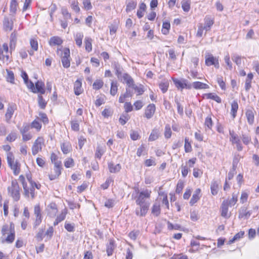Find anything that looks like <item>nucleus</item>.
Returning <instances> with one entry per match:
<instances>
[{
    "instance_id": "63",
    "label": "nucleus",
    "mask_w": 259,
    "mask_h": 259,
    "mask_svg": "<svg viewBox=\"0 0 259 259\" xmlns=\"http://www.w3.org/2000/svg\"><path fill=\"white\" fill-rule=\"evenodd\" d=\"M64 165L66 167H71L74 165V161L72 158H67L64 163Z\"/></svg>"
},
{
    "instance_id": "37",
    "label": "nucleus",
    "mask_w": 259,
    "mask_h": 259,
    "mask_svg": "<svg viewBox=\"0 0 259 259\" xmlns=\"http://www.w3.org/2000/svg\"><path fill=\"white\" fill-rule=\"evenodd\" d=\"M211 192L213 195L217 194L219 189V184L217 181H213L210 186Z\"/></svg>"
},
{
    "instance_id": "48",
    "label": "nucleus",
    "mask_w": 259,
    "mask_h": 259,
    "mask_svg": "<svg viewBox=\"0 0 259 259\" xmlns=\"http://www.w3.org/2000/svg\"><path fill=\"white\" fill-rule=\"evenodd\" d=\"M169 83L168 81H164L159 83V88L163 93H165L168 89Z\"/></svg>"
},
{
    "instance_id": "46",
    "label": "nucleus",
    "mask_w": 259,
    "mask_h": 259,
    "mask_svg": "<svg viewBox=\"0 0 259 259\" xmlns=\"http://www.w3.org/2000/svg\"><path fill=\"white\" fill-rule=\"evenodd\" d=\"M137 6V3L133 1H130L128 2L126 5V12H130L135 9Z\"/></svg>"
},
{
    "instance_id": "35",
    "label": "nucleus",
    "mask_w": 259,
    "mask_h": 259,
    "mask_svg": "<svg viewBox=\"0 0 259 259\" xmlns=\"http://www.w3.org/2000/svg\"><path fill=\"white\" fill-rule=\"evenodd\" d=\"M83 37V34L82 32H78L75 36V41L76 44L79 47H81L82 46V40Z\"/></svg>"
},
{
    "instance_id": "5",
    "label": "nucleus",
    "mask_w": 259,
    "mask_h": 259,
    "mask_svg": "<svg viewBox=\"0 0 259 259\" xmlns=\"http://www.w3.org/2000/svg\"><path fill=\"white\" fill-rule=\"evenodd\" d=\"M30 183L31 184V187L30 188H28L27 187V184L25 183V178L22 176L21 175L19 176V180L22 183L23 187L24 190V194L26 196L29 197L30 195L31 198H33L35 196L34 194V188L32 184V181H31L28 177H27Z\"/></svg>"
},
{
    "instance_id": "34",
    "label": "nucleus",
    "mask_w": 259,
    "mask_h": 259,
    "mask_svg": "<svg viewBox=\"0 0 259 259\" xmlns=\"http://www.w3.org/2000/svg\"><path fill=\"white\" fill-rule=\"evenodd\" d=\"M229 134L231 137L230 140L233 144H236L240 142V140L238 136L235 134L233 131H230Z\"/></svg>"
},
{
    "instance_id": "36",
    "label": "nucleus",
    "mask_w": 259,
    "mask_h": 259,
    "mask_svg": "<svg viewBox=\"0 0 259 259\" xmlns=\"http://www.w3.org/2000/svg\"><path fill=\"white\" fill-rule=\"evenodd\" d=\"M182 7L184 11L188 12L190 9L191 2L189 0H183L181 2Z\"/></svg>"
},
{
    "instance_id": "55",
    "label": "nucleus",
    "mask_w": 259,
    "mask_h": 259,
    "mask_svg": "<svg viewBox=\"0 0 259 259\" xmlns=\"http://www.w3.org/2000/svg\"><path fill=\"white\" fill-rule=\"evenodd\" d=\"M184 148L186 153L191 152L192 150L191 144L189 142V139L187 138H185V139Z\"/></svg>"
},
{
    "instance_id": "1",
    "label": "nucleus",
    "mask_w": 259,
    "mask_h": 259,
    "mask_svg": "<svg viewBox=\"0 0 259 259\" xmlns=\"http://www.w3.org/2000/svg\"><path fill=\"white\" fill-rule=\"evenodd\" d=\"M151 194V191L146 189L138 193L136 200V204L139 206L136 209V214L139 217H144L147 214L150 205L148 200Z\"/></svg>"
},
{
    "instance_id": "3",
    "label": "nucleus",
    "mask_w": 259,
    "mask_h": 259,
    "mask_svg": "<svg viewBox=\"0 0 259 259\" xmlns=\"http://www.w3.org/2000/svg\"><path fill=\"white\" fill-rule=\"evenodd\" d=\"M8 163L11 168L13 170L15 175H18L20 171V164L17 160L15 159L12 153L8 152L7 154Z\"/></svg>"
},
{
    "instance_id": "21",
    "label": "nucleus",
    "mask_w": 259,
    "mask_h": 259,
    "mask_svg": "<svg viewBox=\"0 0 259 259\" xmlns=\"http://www.w3.org/2000/svg\"><path fill=\"white\" fill-rule=\"evenodd\" d=\"M173 81L176 87L178 89H181L182 90L184 88H189V87H188V85L187 84L185 81H181L177 79H174Z\"/></svg>"
},
{
    "instance_id": "61",
    "label": "nucleus",
    "mask_w": 259,
    "mask_h": 259,
    "mask_svg": "<svg viewBox=\"0 0 259 259\" xmlns=\"http://www.w3.org/2000/svg\"><path fill=\"white\" fill-rule=\"evenodd\" d=\"M39 116L40 120H41L44 124H47L48 123L49 120L47 115L45 113H40L39 114Z\"/></svg>"
},
{
    "instance_id": "40",
    "label": "nucleus",
    "mask_w": 259,
    "mask_h": 259,
    "mask_svg": "<svg viewBox=\"0 0 259 259\" xmlns=\"http://www.w3.org/2000/svg\"><path fill=\"white\" fill-rule=\"evenodd\" d=\"M30 127L35 128L37 132H39L41 128V124L37 119H35L31 122Z\"/></svg>"
},
{
    "instance_id": "8",
    "label": "nucleus",
    "mask_w": 259,
    "mask_h": 259,
    "mask_svg": "<svg viewBox=\"0 0 259 259\" xmlns=\"http://www.w3.org/2000/svg\"><path fill=\"white\" fill-rule=\"evenodd\" d=\"M17 109V106L15 104H9L8 106L5 115V120L7 123H10L15 111Z\"/></svg>"
},
{
    "instance_id": "47",
    "label": "nucleus",
    "mask_w": 259,
    "mask_h": 259,
    "mask_svg": "<svg viewBox=\"0 0 259 259\" xmlns=\"http://www.w3.org/2000/svg\"><path fill=\"white\" fill-rule=\"evenodd\" d=\"M61 150L65 154H68L71 150V146L69 143H63L61 145Z\"/></svg>"
},
{
    "instance_id": "45",
    "label": "nucleus",
    "mask_w": 259,
    "mask_h": 259,
    "mask_svg": "<svg viewBox=\"0 0 259 259\" xmlns=\"http://www.w3.org/2000/svg\"><path fill=\"white\" fill-rule=\"evenodd\" d=\"M170 27V25L169 22H163L162 24V28L161 30L162 33L164 35L167 34L169 32Z\"/></svg>"
},
{
    "instance_id": "12",
    "label": "nucleus",
    "mask_w": 259,
    "mask_h": 259,
    "mask_svg": "<svg viewBox=\"0 0 259 259\" xmlns=\"http://www.w3.org/2000/svg\"><path fill=\"white\" fill-rule=\"evenodd\" d=\"M155 110L156 107L154 104L148 105L145 110V116L147 119L151 118L155 113Z\"/></svg>"
},
{
    "instance_id": "32",
    "label": "nucleus",
    "mask_w": 259,
    "mask_h": 259,
    "mask_svg": "<svg viewBox=\"0 0 259 259\" xmlns=\"http://www.w3.org/2000/svg\"><path fill=\"white\" fill-rule=\"evenodd\" d=\"M239 212V217L240 218H248L251 214L250 212L247 210V209L246 207L241 208L240 209Z\"/></svg>"
},
{
    "instance_id": "42",
    "label": "nucleus",
    "mask_w": 259,
    "mask_h": 259,
    "mask_svg": "<svg viewBox=\"0 0 259 259\" xmlns=\"http://www.w3.org/2000/svg\"><path fill=\"white\" fill-rule=\"evenodd\" d=\"M105 150L104 148L101 146H98L95 153V157L99 159H100L104 153Z\"/></svg>"
},
{
    "instance_id": "44",
    "label": "nucleus",
    "mask_w": 259,
    "mask_h": 259,
    "mask_svg": "<svg viewBox=\"0 0 259 259\" xmlns=\"http://www.w3.org/2000/svg\"><path fill=\"white\" fill-rule=\"evenodd\" d=\"M160 212V205L159 204L155 203L153 204L152 208V213L155 216H158Z\"/></svg>"
},
{
    "instance_id": "7",
    "label": "nucleus",
    "mask_w": 259,
    "mask_h": 259,
    "mask_svg": "<svg viewBox=\"0 0 259 259\" xmlns=\"http://www.w3.org/2000/svg\"><path fill=\"white\" fill-rule=\"evenodd\" d=\"M44 143V140L43 138L39 137L37 138L32 147V154L33 155H36L41 150Z\"/></svg>"
},
{
    "instance_id": "60",
    "label": "nucleus",
    "mask_w": 259,
    "mask_h": 259,
    "mask_svg": "<svg viewBox=\"0 0 259 259\" xmlns=\"http://www.w3.org/2000/svg\"><path fill=\"white\" fill-rule=\"evenodd\" d=\"M131 87L133 88L136 91V92H137L138 93V95H141L144 92L143 87L142 85L137 86L136 85L134 84Z\"/></svg>"
},
{
    "instance_id": "26",
    "label": "nucleus",
    "mask_w": 259,
    "mask_h": 259,
    "mask_svg": "<svg viewBox=\"0 0 259 259\" xmlns=\"http://www.w3.org/2000/svg\"><path fill=\"white\" fill-rule=\"evenodd\" d=\"M67 214V210L66 209L62 211L61 213L57 216L55 222H54V225H57L60 222L65 220Z\"/></svg>"
},
{
    "instance_id": "16",
    "label": "nucleus",
    "mask_w": 259,
    "mask_h": 259,
    "mask_svg": "<svg viewBox=\"0 0 259 259\" xmlns=\"http://www.w3.org/2000/svg\"><path fill=\"white\" fill-rule=\"evenodd\" d=\"M201 190L199 188H198L195 190L194 194H193L192 197L191 198L190 204L191 205H194L200 199L201 197Z\"/></svg>"
},
{
    "instance_id": "52",
    "label": "nucleus",
    "mask_w": 259,
    "mask_h": 259,
    "mask_svg": "<svg viewBox=\"0 0 259 259\" xmlns=\"http://www.w3.org/2000/svg\"><path fill=\"white\" fill-rule=\"evenodd\" d=\"M17 138V134L15 132L10 133L6 138V140L9 142L14 141Z\"/></svg>"
},
{
    "instance_id": "22",
    "label": "nucleus",
    "mask_w": 259,
    "mask_h": 259,
    "mask_svg": "<svg viewBox=\"0 0 259 259\" xmlns=\"http://www.w3.org/2000/svg\"><path fill=\"white\" fill-rule=\"evenodd\" d=\"M35 89L36 93H39L41 94H44L45 93V84L41 81H37L35 83Z\"/></svg>"
},
{
    "instance_id": "19",
    "label": "nucleus",
    "mask_w": 259,
    "mask_h": 259,
    "mask_svg": "<svg viewBox=\"0 0 259 259\" xmlns=\"http://www.w3.org/2000/svg\"><path fill=\"white\" fill-rule=\"evenodd\" d=\"M49 42L51 46H60L63 43V40L61 37L55 36L51 37Z\"/></svg>"
},
{
    "instance_id": "41",
    "label": "nucleus",
    "mask_w": 259,
    "mask_h": 259,
    "mask_svg": "<svg viewBox=\"0 0 259 259\" xmlns=\"http://www.w3.org/2000/svg\"><path fill=\"white\" fill-rule=\"evenodd\" d=\"M18 3L16 0H12L10 3V12L13 14L16 13L17 10Z\"/></svg>"
},
{
    "instance_id": "14",
    "label": "nucleus",
    "mask_w": 259,
    "mask_h": 259,
    "mask_svg": "<svg viewBox=\"0 0 259 259\" xmlns=\"http://www.w3.org/2000/svg\"><path fill=\"white\" fill-rule=\"evenodd\" d=\"M255 113V111L252 108L248 109L246 111V117L248 124L250 125L253 124L254 122Z\"/></svg>"
},
{
    "instance_id": "4",
    "label": "nucleus",
    "mask_w": 259,
    "mask_h": 259,
    "mask_svg": "<svg viewBox=\"0 0 259 259\" xmlns=\"http://www.w3.org/2000/svg\"><path fill=\"white\" fill-rule=\"evenodd\" d=\"M9 193L12 197L13 199L17 201L20 199L19 190L20 188L16 180H13L11 183V186L8 188Z\"/></svg>"
},
{
    "instance_id": "64",
    "label": "nucleus",
    "mask_w": 259,
    "mask_h": 259,
    "mask_svg": "<svg viewBox=\"0 0 259 259\" xmlns=\"http://www.w3.org/2000/svg\"><path fill=\"white\" fill-rule=\"evenodd\" d=\"M184 188V183L182 181H179L177 185L176 192L177 193H180Z\"/></svg>"
},
{
    "instance_id": "23",
    "label": "nucleus",
    "mask_w": 259,
    "mask_h": 259,
    "mask_svg": "<svg viewBox=\"0 0 259 259\" xmlns=\"http://www.w3.org/2000/svg\"><path fill=\"white\" fill-rule=\"evenodd\" d=\"M238 109V104L237 101L234 100L231 103V114L233 117V118H235L236 116V113L237 110Z\"/></svg>"
},
{
    "instance_id": "15",
    "label": "nucleus",
    "mask_w": 259,
    "mask_h": 259,
    "mask_svg": "<svg viewBox=\"0 0 259 259\" xmlns=\"http://www.w3.org/2000/svg\"><path fill=\"white\" fill-rule=\"evenodd\" d=\"M228 206L226 201H223L221 206V216L225 218H229L230 214L228 213Z\"/></svg>"
},
{
    "instance_id": "29",
    "label": "nucleus",
    "mask_w": 259,
    "mask_h": 259,
    "mask_svg": "<svg viewBox=\"0 0 259 259\" xmlns=\"http://www.w3.org/2000/svg\"><path fill=\"white\" fill-rule=\"evenodd\" d=\"M61 174V169L58 167L54 168V171L49 175L50 180H54L57 179Z\"/></svg>"
},
{
    "instance_id": "51",
    "label": "nucleus",
    "mask_w": 259,
    "mask_h": 259,
    "mask_svg": "<svg viewBox=\"0 0 259 259\" xmlns=\"http://www.w3.org/2000/svg\"><path fill=\"white\" fill-rule=\"evenodd\" d=\"M244 234V232L240 231V232L236 234L232 239H230L229 240V243L231 244L234 242L235 241L239 239L240 238H242Z\"/></svg>"
},
{
    "instance_id": "56",
    "label": "nucleus",
    "mask_w": 259,
    "mask_h": 259,
    "mask_svg": "<svg viewBox=\"0 0 259 259\" xmlns=\"http://www.w3.org/2000/svg\"><path fill=\"white\" fill-rule=\"evenodd\" d=\"M64 227L68 232H72L74 231L75 225L74 223L66 222Z\"/></svg>"
},
{
    "instance_id": "50",
    "label": "nucleus",
    "mask_w": 259,
    "mask_h": 259,
    "mask_svg": "<svg viewBox=\"0 0 259 259\" xmlns=\"http://www.w3.org/2000/svg\"><path fill=\"white\" fill-rule=\"evenodd\" d=\"M71 7L76 13H78L80 11V8L78 6V3L76 0L71 1Z\"/></svg>"
},
{
    "instance_id": "38",
    "label": "nucleus",
    "mask_w": 259,
    "mask_h": 259,
    "mask_svg": "<svg viewBox=\"0 0 259 259\" xmlns=\"http://www.w3.org/2000/svg\"><path fill=\"white\" fill-rule=\"evenodd\" d=\"M146 8V6L144 3L140 5L139 9L137 11V16L139 18H141L144 16V12Z\"/></svg>"
},
{
    "instance_id": "62",
    "label": "nucleus",
    "mask_w": 259,
    "mask_h": 259,
    "mask_svg": "<svg viewBox=\"0 0 259 259\" xmlns=\"http://www.w3.org/2000/svg\"><path fill=\"white\" fill-rule=\"evenodd\" d=\"M171 135V131L169 125H166L164 131V136L166 138H170Z\"/></svg>"
},
{
    "instance_id": "39",
    "label": "nucleus",
    "mask_w": 259,
    "mask_h": 259,
    "mask_svg": "<svg viewBox=\"0 0 259 259\" xmlns=\"http://www.w3.org/2000/svg\"><path fill=\"white\" fill-rule=\"evenodd\" d=\"M118 91V84L116 81H112L111 84V89H110V94L114 96H115Z\"/></svg>"
},
{
    "instance_id": "11",
    "label": "nucleus",
    "mask_w": 259,
    "mask_h": 259,
    "mask_svg": "<svg viewBox=\"0 0 259 259\" xmlns=\"http://www.w3.org/2000/svg\"><path fill=\"white\" fill-rule=\"evenodd\" d=\"M205 64L207 66L214 65L215 68L219 67L218 59L211 54H208L205 56Z\"/></svg>"
},
{
    "instance_id": "49",
    "label": "nucleus",
    "mask_w": 259,
    "mask_h": 259,
    "mask_svg": "<svg viewBox=\"0 0 259 259\" xmlns=\"http://www.w3.org/2000/svg\"><path fill=\"white\" fill-rule=\"evenodd\" d=\"M7 80L8 82H10L11 83H14V75L13 72L12 71H9L7 70Z\"/></svg>"
},
{
    "instance_id": "9",
    "label": "nucleus",
    "mask_w": 259,
    "mask_h": 259,
    "mask_svg": "<svg viewBox=\"0 0 259 259\" xmlns=\"http://www.w3.org/2000/svg\"><path fill=\"white\" fill-rule=\"evenodd\" d=\"M117 75L118 78H121V81L126 83L128 87H131L134 84V81L132 77L127 73L122 74L121 72L117 71Z\"/></svg>"
},
{
    "instance_id": "24",
    "label": "nucleus",
    "mask_w": 259,
    "mask_h": 259,
    "mask_svg": "<svg viewBox=\"0 0 259 259\" xmlns=\"http://www.w3.org/2000/svg\"><path fill=\"white\" fill-rule=\"evenodd\" d=\"M108 168L110 172L115 173L120 170L121 166L119 164H114L112 162H109L108 163Z\"/></svg>"
},
{
    "instance_id": "2",
    "label": "nucleus",
    "mask_w": 259,
    "mask_h": 259,
    "mask_svg": "<svg viewBox=\"0 0 259 259\" xmlns=\"http://www.w3.org/2000/svg\"><path fill=\"white\" fill-rule=\"evenodd\" d=\"M1 232L2 238L5 237L7 234H8L7 237L5 238V241L2 240L3 243L5 241L8 243H12L14 241L15 237V231L14 224L13 223H11L10 227L7 225H4L2 227Z\"/></svg>"
},
{
    "instance_id": "27",
    "label": "nucleus",
    "mask_w": 259,
    "mask_h": 259,
    "mask_svg": "<svg viewBox=\"0 0 259 259\" xmlns=\"http://www.w3.org/2000/svg\"><path fill=\"white\" fill-rule=\"evenodd\" d=\"M192 87L196 90L208 89L209 88L207 84L200 81L194 82L192 84Z\"/></svg>"
},
{
    "instance_id": "33",
    "label": "nucleus",
    "mask_w": 259,
    "mask_h": 259,
    "mask_svg": "<svg viewBox=\"0 0 259 259\" xmlns=\"http://www.w3.org/2000/svg\"><path fill=\"white\" fill-rule=\"evenodd\" d=\"M238 200V194L233 193L232 194V197L230 200H225L223 201H226L227 204L230 206H234Z\"/></svg>"
},
{
    "instance_id": "6",
    "label": "nucleus",
    "mask_w": 259,
    "mask_h": 259,
    "mask_svg": "<svg viewBox=\"0 0 259 259\" xmlns=\"http://www.w3.org/2000/svg\"><path fill=\"white\" fill-rule=\"evenodd\" d=\"M61 62L64 68H69L70 66V50L65 48L61 56Z\"/></svg>"
},
{
    "instance_id": "20",
    "label": "nucleus",
    "mask_w": 259,
    "mask_h": 259,
    "mask_svg": "<svg viewBox=\"0 0 259 259\" xmlns=\"http://www.w3.org/2000/svg\"><path fill=\"white\" fill-rule=\"evenodd\" d=\"M213 24V21L209 17L206 16L204 19V25L203 26L204 30L209 31Z\"/></svg>"
},
{
    "instance_id": "30",
    "label": "nucleus",
    "mask_w": 259,
    "mask_h": 259,
    "mask_svg": "<svg viewBox=\"0 0 259 259\" xmlns=\"http://www.w3.org/2000/svg\"><path fill=\"white\" fill-rule=\"evenodd\" d=\"M160 135V133L157 129L154 128L153 129L149 137L148 140L149 141H153L157 140Z\"/></svg>"
},
{
    "instance_id": "54",
    "label": "nucleus",
    "mask_w": 259,
    "mask_h": 259,
    "mask_svg": "<svg viewBox=\"0 0 259 259\" xmlns=\"http://www.w3.org/2000/svg\"><path fill=\"white\" fill-rule=\"evenodd\" d=\"M38 103L41 109H45L47 105V102L41 95L38 96Z\"/></svg>"
},
{
    "instance_id": "17",
    "label": "nucleus",
    "mask_w": 259,
    "mask_h": 259,
    "mask_svg": "<svg viewBox=\"0 0 259 259\" xmlns=\"http://www.w3.org/2000/svg\"><path fill=\"white\" fill-rule=\"evenodd\" d=\"M115 247L116 245L114 241L112 239H110L109 243L106 245V252L108 256L112 255L113 250Z\"/></svg>"
},
{
    "instance_id": "28",
    "label": "nucleus",
    "mask_w": 259,
    "mask_h": 259,
    "mask_svg": "<svg viewBox=\"0 0 259 259\" xmlns=\"http://www.w3.org/2000/svg\"><path fill=\"white\" fill-rule=\"evenodd\" d=\"M204 96L206 99H212L219 103H220L222 101L221 98L214 93L205 94Z\"/></svg>"
},
{
    "instance_id": "25",
    "label": "nucleus",
    "mask_w": 259,
    "mask_h": 259,
    "mask_svg": "<svg viewBox=\"0 0 259 259\" xmlns=\"http://www.w3.org/2000/svg\"><path fill=\"white\" fill-rule=\"evenodd\" d=\"M81 84V82L78 79L74 82V90L76 95H79L82 93Z\"/></svg>"
},
{
    "instance_id": "58",
    "label": "nucleus",
    "mask_w": 259,
    "mask_h": 259,
    "mask_svg": "<svg viewBox=\"0 0 259 259\" xmlns=\"http://www.w3.org/2000/svg\"><path fill=\"white\" fill-rule=\"evenodd\" d=\"M30 125L27 123H24L22 127L20 128V132L22 134L27 133L30 129Z\"/></svg>"
},
{
    "instance_id": "13",
    "label": "nucleus",
    "mask_w": 259,
    "mask_h": 259,
    "mask_svg": "<svg viewBox=\"0 0 259 259\" xmlns=\"http://www.w3.org/2000/svg\"><path fill=\"white\" fill-rule=\"evenodd\" d=\"M8 46L6 43H4L2 47L0 48V59L8 61L9 55H8Z\"/></svg>"
},
{
    "instance_id": "59",
    "label": "nucleus",
    "mask_w": 259,
    "mask_h": 259,
    "mask_svg": "<svg viewBox=\"0 0 259 259\" xmlns=\"http://www.w3.org/2000/svg\"><path fill=\"white\" fill-rule=\"evenodd\" d=\"M61 12L65 20H68L71 18V14L68 12L66 8H62Z\"/></svg>"
},
{
    "instance_id": "31",
    "label": "nucleus",
    "mask_w": 259,
    "mask_h": 259,
    "mask_svg": "<svg viewBox=\"0 0 259 259\" xmlns=\"http://www.w3.org/2000/svg\"><path fill=\"white\" fill-rule=\"evenodd\" d=\"M84 44L85 50L88 52H90L92 50V39L89 37H85L84 38Z\"/></svg>"
},
{
    "instance_id": "53",
    "label": "nucleus",
    "mask_w": 259,
    "mask_h": 259,
    "mask_svg": "<svg viewBox=\"0 0 259 259\" xmlns=\"http://www.w3.org/2000/svg\"><path fill=\"white\" fill-rule=\"evenodd\" d=\"M71 126L73 131L77 132L79 130V124L78 120H74L71 121Z\"/></svg>"
},
{
    "instance_id": "57",
    "label": "nucleus",
    "mask_w": 259,
    "mask_h": 259,
    "mask_svg": "<svg viewBox=\"0 0 259 259\" xmlns=\"http://www.w3.org/2000/svg\"><path fill=\"white\" fill-rule=\"evenodd\" d=\"M30 44L33 51H37L38 49V42L35 38H31L30 40Z\"/></svg>"
},
{
    "instance_id": "43",
    "label": "nucleus",
    "mask_w": 259,
    "mask_h": 259,
    "mask_svg": "<svg viewBox=\"0 0 259 259\" xmlns=\"http://www.w3.org/2000/svg\"><path fill=\"white\" fill-rule=\"evenodd\" d=\"M104 82L101 79H96L93 84V88L96 90H98L102 88Z\"/></svg>"
},
{
    "instance_id": "18",
    "label": "nucleus",
    "mask_w": 259,
    "mask_h": 259,
    "mask_svg": "<svg viewBox=\"0 0 259 259\" xmlns=\"http://www.w3.org/2000/svg\"><path fill=\"white\" fill-rule=\"evenodd\" d=\"M4 28L6 31H11L13 27V22L8 18L5 17L3 22Z\"/></svg>"
},
{
    "instance_id": "10",
    "label": "nucleus",
    "mask_w": 259,
    "mask_h": 259,
    "mask_svg": "<svg viewBox=\"0 0 259 259\" xmlns=\"http://www.w3.org/2000/svg\"><path fill=\"white\" fill-rule=\"evenodd\" d=\"M39 205H36L34 207V214L35 217L34 222V227L36 228L40 225L42 221V215L40 212Z\"/></svg>"
}]
</instances>
